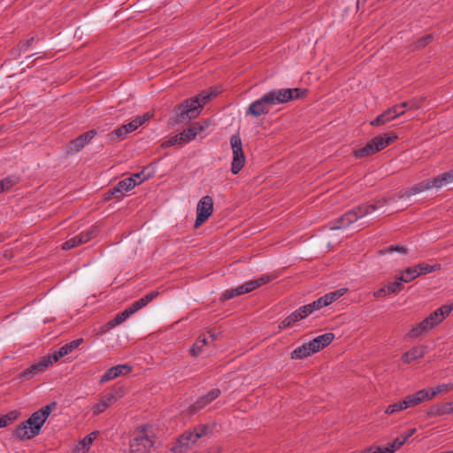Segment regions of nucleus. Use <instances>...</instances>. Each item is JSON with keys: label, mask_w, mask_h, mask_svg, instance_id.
Wrapping results in <instances>:
<instances>
[{"label": "nucleus", "mask_w": 453, "mask_h": 453, "mask_svg": "<svg viewBox=\"0 0 453 453\" xmlns=\"http://www.w3.org/2000/svg\"><path fill=\"white\" fill-rule=\"evenodd\" d=\"M83 342L82 338H79L76 340H73L65 345H63L60 349L62 350L63 354L65 356L70 354L73 352L75 349H77L81 343Z\"/></svg>", "instance_id": "nucleus-38"}, {"label": "nucleus", "mask_w": 453, "mask_h": 453, "mask_svg": "<svg viewBox=\"0 0 453 453\" xmlns=\"http://www.w3.org/2000/svg\"><path fill=\"white\" fill-rule=\"evenodd\" d=\"M116 401L115 395L108 393L101 397L99 402L96 403L93 408V414L98 415L104 412L108 407H110Z\"/></svg>", "instance_id": "nucleus-21"}, {"label": "nucleus", "mask_w": 453, "mask_h": 453, "mask_svg": "<svg viewBox=\"0 0 453 453\" xmlns=\"http://www.w3.org/2000/svg\"><path fill=\"white\" fill-rule=\"evenodd\" d=\"M453 182V169L449 172L441 173L435 177L426 179L411 188H406L404 191L400 192L399 197H410L416 194L429 190L433 188H441Z\"/></svg>", "instance_id": "nucleus-4"}, {"label": "nucleus", "mask_w": 453, "mask_h": 453, "mask_svg": "<svg viewBox=\"0 0 453 453\" xmlns=\"http://www.w3.org/2000/svg\"><path fill=\"white\" fill-rule=\"evenodd\" d=\"M99 234V228L96 226H91L89 229L80 233L79 234L68 239L62 245V250H67L75 248L81 244L86 243Z\"/></svg>", "instance_id": "nucleus-10"}, {"label": "nucleus", "mask_w": 453, "mask_h": 453, "mask_svg": "<svg viewBox=\"0 0 453 453\" xmlns=\"http://www.w3.org/2000/svg\"><path fill=\"white\" fill-rule=\"evenodd\" d=\"M220 395L219 388L210 390L205 395L199 397L191 406L193 411H198Z\"/></svg>", "instance_id": "nucleus-15"}, {"label": "nucleus", "mask_w": 453, "mask_h": 453, "mask_svg": "<svg viewBox=\"0 0 453 453\" xmlns=\"http://www.w3.org/2000/svg\"><path fill=\"white\" fill-rule=\"evenodd\" d=\"M290 317L292 318V319L296 323L298 321H300L301 319H303L302 318V315H300V313L298 312L297 310H296L295 311H293L291 314H290Z\"/></svg>", "instance_id": "nucleus-64"}, {"label": "nucleus", "mask_w": 453, "mask_h": 453, "mask_svg": "<svg viewBox=\"0 0 453 453\" xmlns=\"http://www.w3.org/2000/svg\"><path fill=\"white\" fill-rule=\"evenodd\" d=\"M135 181H137V180H134V178H126L122 180H119L118 185L122 189V191L127 192L135 187Z\"/></svg>", "instance_id": "nucleus-42"}, {"label": "nucleus", "mask_w": 453, "mask_h": 453, "mask_svg": "<svg viewBox=\"0 0 453 453\" xmlns=\"http://www.w3.org/2000/svg\"><path fill=\"white\" fill-rule=\"evenodd\" d=\"M98 432L94 431L90 433L89 434L86 435L82 440L80 441V443H81L87 449L89 450L93 441L97 437Z\"/></svg>", "instance_id": "nucleus-46"}, {"label": "nucleus", "mask_w": 453, "mask_h": 453, "mask_svg": "<svg viewBox=\"0 0 453 453\" xmlns=\"http://www.w3.org/2000/svg\"><path fill=\"white\" fill-rule=\"evenodd\" d=\"M397 139V135L391 132L388 134H384L382 135H378L374 138H372L371 141L375 148V150L377 152L380 151L392 142H394Z\"/></svg>", "instance_id": "nucleus-19"}, {"label": "nucleus", "mask_w": 453, "mask_h": 453, "mask_svg": "<svg viewBox=\"0 0 453 453\" xmlns=\"http://www.w3.org/2000/svg\"><path fill=\"white\" fill-rule=\"evenodd\" d=\"M153 445L154 441L146 434L145 428H142L130 442V453H148Z\"/></svg>", "instance_id": "nucleus-8"}, {"label": "nucleus", "mask_w": 453, "mask_h": 453, "mask_svg": "<svg viewBox=\"0 0 453 453\" xmlns=\"http://www.w3.org/2000/svg\"><path fill=\"white\" fill-rule=\"evenodd\" d=\"M400 109H402V106H401L400 104H395V105L392 106L391 108H389V111H394L395 110V114H393L394 115V119L396 117L402 116L403 114H404L405 111L403 110L401 111Z\"/></svg>", "instance_id": "nucleus-58"}, {"label": "nucleus", "mask_w": 453, "mask_h": 453, "mask_svg": "<svg viewBox=\"0 0 453 453\" xmlns=\"http://www.w3.org/2000/svg\"><path fill=\"white\" fill-rule=\"evenodd\" d=\"M63 357H65V355L59 349L57 351H54L52 354H49L48 356L42 357L41 360H49L50 362V365H52L54 363L58 362Z\"/></svg>", "instance_id": "nucleus-48"}, {"label": "nucleus", "mask_w": 453, "mask_h": 453, "mask_svg": "<svg viewBox=\"0 0 453 453\" xmlns=\"http://www.w3.org/2000/svg\"><path fill=\"white\" fill-rule=\"evenodd\" d=\"M274 278L275 277L273 275H263L256 280L247 281L235 288L226 289L221 294L219 301L225 302L235 296L250 293L256 288L271 282L273 280H274Z\"/></svg>", "instance_id": "nucleus-6"}, {"label": "nucleus", "mask_w": 453, "mask_h": 453, "mask_svg": "<svg viewBox=\"0 0 453 453\" xmlns=\"http://www.w3.org/2000/svg\"><path fill=\"white\" fill-rule=\"evenodd\" d=\"M87 449L80 441L73 447V453H87Z\"/></svg>", "instance_id": "nucleus-61"}, {"label": "nucleus", "mask_w": 453, "mask_h": 453, "mask_svg": "<svg viewBox=\"0 0 453 453\" xmlns=\"http://www.w3.org/2000/svg\"><path fill=\"white\" fill-rule=\"evenodd\" d=\"M347 291V288H341L336 291H333L330 293L326 294L322 296L323 300L325 301L326 305L331 304L334 301H336L338 298L342 296Z\"/></svg>", "instance_id": "nucleus-36"}, {"label": "nucleus", "mask_w": 453, "mask_h": 453, "mask_svg": "<svg viewBox=\"0 0 453 453\" xmlns=\"http://www.w3.org/2000/svg\"><path fill=\"white\" fill-rule=\"evenodd\" d=\"M56 406L57 403L52 402L50 404L41 408L37 411H35L27 421L22 422L16 428L14 433L16 437L23 440L31 439L38 435L44 422L51 411L55 410Z\"/></svg>", "instance_id": "nucleus-3"}, {"label": "nucleus", "mask_w": 453, "mask_h": 453, "mask_svg": "<svg viewBox=\"0 0 453 453\" xmlns=\"http://www.w3.org/2000/svg\"><path fill=\"white\" fill-rule=\"evenodd\" d=\"M416 432V429L415 428H412V429H410L407 431V433L405 434H402L400 437L402 439H404V443L407 441V440L412 436L414 434V433Z\"/></svg>", "instance_id": "nucleus-63"}, {"label": "nucleus", "mask_w": 453, "mask_h": 453, "mask_svg": "<svg viewBox=\"0 0 453 453\" xmlns=\"http://www.w3.org/2000/svg\"><path fill=\"white\" fill-rule=\"evenodd\" d=\"M126 137L127 134H125L122 127L115 128L106 135L108 142L111 143L123 141Z\"/></svg>", "instance_id": "nucleus-32"}, {"label": "nucleus", "mask_w": 453, "mask_h": 453, "mask_svg": "<svg viewBox=\"0 0 453 453\" xmlns=\"http://www.w3.org/2000/svg\"><path fill=\"white\" fill-rule=\"evenodd\" d=\"M116 196V199L119 200L124 196L125 192L119 187L118 183L111 188Z\"/></svg>", "instance_id": "nucleus-59"}, {"label": "nucleus", "mask_w": 453, "mask_h": 453, "mask_svg": "<svg viewBox=\"0 0 453 453\" xmlns=\"http://www.w3.org/2000/svg\"><path fill=\"white\" fill-rule=\"evenodd\" d=\"M217 93L203 90L196 96L184 100L181 104L174 107L175 122L182 123L186 120L195 119L198 116L203 105Z\"/></svg>", "instance_id": "nucleus-2"}, {"label": "nucleus", "mask_w": 453, "mask_h": 453, "mask_svg": "<svg viewBox=\"0 0 453 453\" xmlns=\"http://www.w3.org/2000/svg\"><path fill=\"white\" fill-rule=\"evenodd\" d=\"M117 376L114 372V370L112 367H111L110 369H108L104 374L103 376L101 377L100 380H99V384H104L105 382H108L111 380H114L116 379Z\"/></svg>", "instance_id": "nucleus-50"}, {"label": "nucleus", "mask_w": 453, "mask_h": 453, "mask_svg": "<svg viewBox=\"0 0 453 453\" xmlns=\"http://www.w3.org/2000/svg\"><path fill=\"white\" fill-rule=\"evenodd\" d=\"M206 127H208L207 122H204V125H200L197 122L193 123L188 129L179 134V139L182 141L183 144L188 143L195 139L199 133L203 132Z\"/></svg>", "instance_id": "nucleus-17"}, {"label": "nucleus", "mask_w": 453, "mask_h": 453, "mask_svg": "<svg viewBox=\"0 0 453 453\" xmlns=\"http://www.w3.org/2000/svg\"><path fill=\"white\" fill-rule=\"evenodd\" d=\"M385 201L378 200L375 203H365L358 205L352 210L348 211L343 215L339 217L334 225L331 226V229H341L349 226L351 223L357 221L359 218H362L367 214L372 213L377 208L383 206Z\"/></svg>", "instance_id": "nucleus-5"}, {"label": "nucleus", "mask_w": 453, "mask_h": 453, "mask_svg": "<svg viewBox=\"0 0 453 453\" xmlns=\"http://www.w3.org/2000/svg\"><path fill=\"white\" fill-rule=\"evenodd\" d=\"M306 94L307 89L298 88L273 89L261 98L252 102L246 111V115H252L256 118L266 115L273 106L302 98Z\"/></svg>", "instance_id": "nucleus-1"}, {"label": "nucleus", "mask_w": 453, "mask_h": 453, "mask_svg": "<svg viewBox=\"0 0 453 453\" xmlns=\"http://www.w3.org/2000/svg\"><path fill=\"white\" fill-rule=\"evenodd\" d=\"M207 343L208 342L205 337L199 336L189 350L190 355L193 357L199 356L203 351V346Z\"/></svg>", "instance_id": "nucleus-34"}, {"label": "nucleus", "mask_w": 453, "mask_h": 453, "mask_svg": "<svg viewBox=\"0 0 453 453\" xmlns=\"http://www.w3.org/2000/svg\"><path fill=\"white\" fill-rule=\"evenodd\" d=\"M387 286L388 291H389L390 294H398L400 291L403 289V283L400 280H398V277L395 281L388 282Z\"/></svg>", "instance_id": "nucleus-43"}, {"label": "nucleus", "mask_w": 453, "mask_h": 453, "mask_svg": "<svg viewBox=\"0 0 453 453\" xmlns=\"http://www.w3.org/2000/svg\"><path fill=\"white\" fill-rule=\"evenodd\" d=\"M159 295V292L155 290L151 291L143 297L140 298L139 300L134 302L130 307L135 313L142 308L145 307L147 304H149L150 302H152L155 298H157Z\"/></svg>", "instance_id": "nucleus-25"}, {"label": "nucleus", "mask_w": 453, "mask_h": 453, "mask_svg": "<svg viewBox=\"0 0 453 453\" xmlns=\"http://www.w3.org/2000/svg\"><path fill=\"white\" fill-rule=\"evenodd\" d=\"M152 117H153V114L148 111V112H145L142 116H137L134 119H133L129 123L125 124L121 127H123L125 134L127 135L128 134L136 130L139 127H141L146 121L150 119Z\"/></svg>", "instance_id": "nucleus-20"}, {"label": "nucleus", "mask_w": 453, "mask_h": 453, "mask_svg": "<svg viewBox=\"0 0 453 453\" xmlns=\"http://www.w3.org/2000/svg\"><path fill=\"white\" fill-rule=\"evenodd\" d=\"M400 252V253H403V254H406L407 253V249L402 245H399V244H395V245H389L388 247H387L384 250L381 251L382 254H385V253H392V252Z\"/></svg>", "instance_id": "nucleus-49"}, {"label": "nucleus", "mask_w": 453, "mask_h": 453, "mask_svg": "<svg viewBox=\"0 0 453 453\" xmlns=\"http://www.w3.org/2000/svg\"><path fill=\"white\" fill-rule=\"evenodd\" d=\"M334 339V334L333 333H326L310 341V347H311L314 353H317L327 347Z\"/></svg>", "instance_id": "nucleus-18"}, {"label": "nucleus", "mask_w": 453, "mask_h": 453, "mask_svg": "<svg viewBox=\"0 0 453 453\" xmlns=\"http://www.w3.org/2000/svg\"><path fill=\"white\" fill-rule=\"evenodd\" d=\"M310 308L311 309L312 312L315 311H318L321 309L322 307L327 306L323 300L322 296L317 299L316 301L309 303Z\"/></svg>", "instance_id": "nucleus-52"}, {"label": "nucleus", "mask_w": 453, "mask_h": 453, "mask_svg": "<svg viewBox=\"0 0 453 453\" xmlns=\"http://www.w3.org/2000/svg\"><path fill=\"white\" fill-rule=\"evenodd\" d=\"M432 317H426L425 319H423L421 322L416 324L407 334V337L411 339H416L419 336H422L424 334H426L428 332H430L433 328L435 327V325L432 321Z\"/></svg>", "instance_id": "nucleus-11"}, {"label": "nucleus", "mask_w": 453, "mask_h": 453, "mask_svg": "<svg viewBox=\"0 0 453 453\" xmlns=\"http://www.w3.org/2000/svg\"><path fill=\"white\" fill-rule=\"evenodd\" d=\"M450 414H453V401L449 403L434 404L430 406L426 411L427 418H434Z\"/></svg>", "instance_id": "nucleus-13"}, {"label": "nucleus", "mask_w": 453, "mask_h": 453, "mask_svg": "<svg viewBox=\"0 0 453 453\" xmlns=\"http://www.w3.org/2000/svg\"><path fill=\"white\" fill-rule=\"evenodd\" d=\"M413 266L416 269V275H418V276L431 273L433 272H436V271H439L441 269V265L439 263H436L434 265H428L426 263H419Z\"/></svg>", "instance_id": "nucleus-29"}, {"label": "nucleus", "mask_w": 453, "mask_h": 453, "mask_svg": "<svg viewBox=\"0 0 453 453\" xmlns=\"http://www.w3.org/2000/svg\"><path fill=\"white\" fill-rule=\"evenodd\" d=\"M50 366V362L49 360H39L38 362L31 365L28 368L22 371L19 378L21 380H30L35 377L36 374L43 372Z\"/></svg>", "instance_id": "nucleus-12"}, {"label": "nucleus", "mask_w": 453, "mask_h": 453, "mask_svg": "<svg viewBox=\"0 0 453 453\" xmlns=\"http://www.w3.org/2000/svg\"><path fill=\"white\" fill-rule=\"evenodd\" d=\"M180 134L173 135L170 137L167 141L164 142L161 144V147L163 148H168L176 144H183L182 141L179 139Z\"/></svg>", "instance_id": "nucleus-51"}, {"label": "nucleus", "mask_w": 453, "mask_h": 453, "mask_svg": "<svg viewBox=\"0 0 453 453\" xmlns=\"http://www.w3.org/2000/svg\"><path fill=\"white\" fill-rule=\"evenodd\" d=\"M230 144L233 150L231 172L233 174H237L242 169L245 164V155L242 150V143L240 135H232L230 138Z\"/></svg>", "instance_id": "nucleus-7"}, {"label": "nucleus", "mask_w": 453, "mask_h": 453, "mask_svg": "<svg viewBox=\"0 0 453 453\" xmlns=\"http://www.w3.org/2000/svg\"><path fill=\"white\" fill-rule=\"evenodd\" d=\"M404 444V439L400 436L388 443L387 447H377L372 453H394Z\"/></svg>", "instance_id": "nucleus-28"}, {"label": "nucleus", "mask_w": 453, "mask_h": 453, "mask_svg": "<svg viewBox=\"0 0 453 453\" xmlns=\"http://www.w3.org/2000/svg\"><path fill=\"white\" fill-rule=\"evenodd\" d=\"M130 178H134V180H137V181H135V186L140 184V183H142L143 180H146V177L144 176V172L143 171L133 174Z\"/></svg>", "instance_id": "nucleus-57"}, {"label": "nucleus", "mask_w": 453, "mask_h": 453, "mask_svg": "<svg viewBox=\"0 0 453 453\" xmlns=\"http://www.w3.org/2000/svg\"><path fill=\"white\" fill-rule=\"evenodd\" d=\"M112 391L114 393H112L113 395H115V397H122L123 396V388L122 387H114L112 388Z\"/></svg>", "instance_id": "nucleus-62"}, {"label": "nucleus", "mask_w": 453, "mask_h": 453, "mask_svg": "<svg viewBox=\"0 0 453 453\" xmlns=\"http://www.w3.org/2000/svg\"><path fill=\"white\" fill-rule=\"evenodd\" d=\"M393 114H395V110L389 111V109H388V110L384 111L381 114H380L376 119L372 120L370 122V125L372 127H379V126L385 125L388 122H389L390 120L394 119Z\"/></svg>", "instance_id": "nucleus-31"}, {"label": "nucleus", "mask_w": 453, "mask_h": 453, "mask_svg": "<svg viewBox=\"0 0 453 453\" xmlns=\"http://www.w3.org/2000/svg\"><path fill=\"white\" fill-rule=\"evenodd\" d=\"M18 417V413L16 411H12L7 415L0 417V428L8 426L13 420H15Z\"/></svg>", "instance_id": "nucleus-47"}, {"label": "nucleus", "mask_w": 453, "mask_h": 453, "mask_svg": "<svg viewBox=\"0 0 453 453\" xmlns=\"http://www.w3.org/2000/svg\"><path fill=\"white\" fill-rule=\"evenodd\" d=\"M403 399V403L407 406V409L415 407L425 401L431 400L426 388L420 389L414 394L408 395Z\"/></svg>", "instance_id": "nucleus-16"}, {"label": "nucleus", "mask_w": 453, "mask_h": 453, "mask_svg": "<svg viewBox=\"0 0 453 453\" xmlns=\"http://www.w3.org/2000/svg\"><path fill=\"white\" fill-rule=\"evenodd\" d=\"M418 277V276L416 275V269L414 266H411L401 272L400 276H398V280H400L403 283H408Z\"/></svg>", "instance_id": "nucleus-33"}, {"label": "nucleus", "mask_w": 453, "mask_h": 453, "mask_svg": "<svg viewBox=\"0 0 453 453\" xmlns=\"http://www.w3.org/2000/svg\"><path fill=\"white\" fill-rule=\"evenodd\" d=\"M434 39V35L432 34L426 35L414 42L411 47L412 50H419L428 45Z\"/></svg>", "instance_id": "nucleus-35"}, {"label": "nucleus", "mask_w": 453, "mask_h": 453, "mask_svg": "<svg viewBox=\"0 0 453 453\" xmlns=\"http://www.w3.org/2000/svg\"><path fill=\"white\" fill-rule=\"evenodd\" d=\"M297 311L300 313V315H302L303 319L312 313V311L310 308L309 304L301 306L300 308L297 309Z\"/></svg>", "instance_id": "nucleus-55"}, {"label": "nucleus", "mask_w": 453, "mask_h": 453, "mask_svg": "<svg viewBox=\"0 0 453 453\" xmlns=\"http://www.w3.org/2000/svg\"><path fill=\"white\" fill-rule=\"evenodd\" d=\"M423 100V98L413 99L411 101L403 102L400 104L402 108H405L408 111L418 110L421 107Z\"/></svg>", "instance_id": "nucleus-41"}, {"label": "nucleus", "mask_w": 453, "mask_h": 453, "mask_svg": "<svg viewBox=\"0 0 453 453\" xmlns=\"http://www.w3.org/2000/svg\"><path fill=\"white\" fill-rule=\"evenodd\" d=\"M426 352V348L424 346H416L411 348L409 351L405 352L402 360L403 363L410 364L412 361L422 358Z\"/></svg>", "instance_id": "nucleus-23"}, {"label": "nucleus", "mask_w": 453, "mask_h": 453, "mask_svg": "<svg viewBox=\"0 0 453 453\" xmlns=\"http://www.w3.org/2000/svg\"><path fill=\"white\" fill-rule=\"evenodd\" d=\"M403 403H404V399H403L402 401H398L396 403H394L392 404H389L386 408L385 413L386 414H394V413H397L399 411H402L403 410H406L407 406H405Z\"/></svg>", "instance_id": "nucleus-40"}, {"label": "nucleus", "mask_w": 453, "mask_h": 453, "mask_svg": "<svg viewBox=\"0 0 453 453\" xmlns=\"http://www.w3.org/2000/svg\"><path fill=\"white\" fill-rule=\"evenodd\" d=\"M375 153H377V150H375V148L372 141L370 140L364 147L355 150L353 151V156L356 158H363L373 155Z\"/></svg>", "instance_id": "nucleus-30"}, {"label": "nucleus", "mask_w": 453, "mask_h": 453, "mask_svg": "<svg viewBox=\"0 0 453 453\" xmlns=\"http://www.w3.org/2000/svg\"><path fill=\"white\" fill-rule=\"evenodd\" d=\"M453 310V305H442L437 310H435L434 312H432L428 317L433 318V322L436 326H438L440 323L442 322V320L449 315L451 311Z\"/></svg>", "instance_id": "nucleus-24"}, {"label": "nucleus", "mask_w": 453, "mask_h": 453, "mask_svg": "<svg viewBox=\"0 0 453 453\" xmlns=\"http://www.w3.org/2000/svg\"><path fill=\"white\" fill-rule=\"evenodd\" d=\"M391 295L389 291H388V286L384 285L380 288H379L377 291L374 292L373 296L376 298L385 297L387 296Z\"/></svg>", "instance_id": "nucleus-54"}, {"label": "nucleus", "mask_w": 453, "mask_h": 453, "mask_svg": "<svg viewBox=\"0 0 453 453\" xmlns=\"http://www.w3.org/2000/svg\"><path fill=\"white\" fill-rule=\"evenodd\" d=\"M180 435L182 437V441H185V443L188 444L189 449L197 441L196 438L195 437L194 432L191 429L185 431Z\"/></svg>", "instance_id": "nucleus-45"}, {"label": "nucleus", "mask_w": 453, "mask_h": 453, "mask_svg": "<svg viewBox=\"0 0 453 453\" xmlns=\"http://www.w3.org/2000/svg\"><path fill=\"white\" fill-rule=\"evenodd\" d=\"M112 368L114 370V372H115L117 378L119 376L127 375L129 372H131V371H132V367L127 364L118 365L112 366Z\"/></svg>", "instance_id": "nucleus-44"}, {"label": "nucleus", "mask_w": 453, "mask_h": 453, "mask_svg": "<svg viewBox=\"0 0 453 453\" xmlns=\"http://www.w3.org/2000/svg\"><path fill=\"white\" fill-rule=\"evenodd\" d=\"M296 322L292 319V318L289 316H288L285 319H283L280 325H279V328L280 330L282 329H286V328H288L290 326H292Z\"/></svg>", "instance_id": "nucleus-53"}, {"label": "nucleus", "mask_w": 453, "mask_h": 453, "mask_svg": "<svg viewBox=\"0 0 453 453\" xmlns=\"http://www.w3.org/2000/svg\"><path fill=\"white\" fill-rule=\"evenodd\" d=\"M35 41V37L31 38L20 42V50L26 51Z\"/></svg>", "instance_id": "nucleus-56"}, {"label": "nucleus", "mask_w": 453, "mask_h": 453, "mask_svg": "<svg viewBox=\"0 0 453 453\" xmlns=\"http://www.w3.org/2000/svg\"><path fill=\"white\" fill-rule=\"evenodd\" d=\"M189 449L187 443H185V441H182L181 435H180L176 441L174 442L173 446L171 448V451L173 453H185Z\"/></svg>", "instance_id": "nucleus-39"}, {"label": "nucleus", "mask_w": 453, "mask_h": 453, "mask_svg": "<svg viewBox=\"0 0 453 453\" xmlns=\"http://www.w3.org/2000/svg\"><path fill=\"white\" fill-rule=\"evenodd\" d=\"M0 182L3 183V188H4V190L9 189L15 184V181L11 178H5L4 180H1Z\"/></svg>", "instance_id": "nucleus-60"}, {"label": "nucleus", "mask_w": 453, "mask_h": 453, "mask_svg": "<svg viewBox=\"0 0 453 453\" xmlns=\"http://www.w3.org/2000/svg\"><path fill=\"white\" fill-rule=\"evenodd\" d=\"M453 388L452 383L441 384L437 386L435 388H426L430 399H433L437 394L441 392H448Z\"/></svg>", "instance_id": "nucleus-37"}, {"label": "nucleus", "mask_w": 453, "mask_h": 453, "mask_svg": "<svg viewBox=\"0 0 453 453\" xmlns=\"http://www.w3.org/2000/svg\"><path fill=\"white\" fill-rule=\"evenodd\" d=\"M314 354L309 342H305L303 345L296 348L290 354L291 359H303Z\"/></svg>", "instance_id": "nucleus-26"}, {"label": "nucleus", "mask_w": 453, "mask_h": 453, "mask_svg": "<svg viewBox=\"0 0 453 453\" xmlns=\"http://www.w3.org/2000/svg\"><path fill=\"white\" fill-rule=\"evenodd\" d=\"M215 428V424L208 423V424H200L192 429L194 432L195 437L196 440L200 438H203L209 435H211L213 433V430Z\"/></svg>", "instance_id": "nucleus-27"}, {"label": "nucleus", "mask_w": 453, "mask_h": 453, "mask_svg": "<svg viewBox=\"0 0 453 453\" xmlns=\"http://www.w3.org/2000/svg\"><path fill=\"white\" fill-rule=\"evenodd\" d=\"M96 134L97 131L96 129H91L81 134L77 138L72 140V150L75 152L81 151L85 147V145L88 144L96 135Z\"/></svg>", "instance_id": "nucleus-14"}, {"label": "nucleus", "mask_w": 453, "mask_h": 453, "mask_svg": "<svg viewBox=\"0 0 453 453\" xmlns=\"http://www.w3.org/2000/svg\"><path fill=\"white\" fill-rule=\"evenodd\" d=\"M133 314H134V311L131 309V307H127L123 311L118 313L114 319H111L109 322H107L104 325L105 330L108 331L124 321H126L129 317H131Z\"/></svg>", "instance_id": "nucleus-22"}, {"label": "nucleus", "mask_w": 453, "mask_h": 453, "mask_svg": "<svg viewBox=\"0 0 453 453\" xmlns=\"http://www.w3.org/2000/svg\"><path fill=\"white\" fill-rule=\"evenodd\" d=\"M213 212V199L210 196H203L196 206V219L195 228L203 224Z\"/></svg>", "instance_id": "nucleus-9"}]
</instances>
